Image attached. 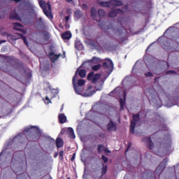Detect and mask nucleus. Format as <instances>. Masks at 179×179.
<instances>
[{
	"label": "nucleus",
	"instance_id": "1",
	"mask_svg": "<svg viewBox=\"0 0 179 179\" xmlns=\"http://www.w3.org/2000/svg\"><path fill=\"white\" fill-rule=\"evenodd\" d=\"M78 72H79V70L76 71V75L73 78V85L76 93L77 94H80L81 96H83V97H90L91 96H93L95 92L94 90H93V87L92 86H89L86 92L83 93V86H85V80H78L76 84L75 80L76 79V75H78Z\"/></svg>",
	"mask_w": 179,
	"mask_h": 179
},
{
	"label": "nucleus",
	"instance_id": "2",
	"mask_svg": "<svg viewBox=\"0 0 179 179\" xmlns=\"http://www.w3.org/2000/svg\"><path fill=\"white\" fill-rule=\"evenodd\" d=\"M39 6L43 10V13L48 17L52 19V14L51 13V5L50 3H45V1L41 0L38 1Z\"/></svg>",
	"mask_w": 179,
	"mask_h": 179
},
{
	"label": "nucleus",
	"instance_id": "3",
	"mask_svg": "<svg viewBox=\"0 0 179 179\" xmlns=\"http://www.w3.org/2000/svg\"><path fill=\"white\" fill-rule=\"evenodd\" d=\"M141 115V113L138 115H133V120H131V125H130V132L131 134H135V129L136 127H139V116Z\"/></svg>",
	"mask_w": 179,
	"mask_h": 179
},
{
	"label": "nucleus",
	"instance_id": "4",
	"mask_svg": "<svg viewBox=\"0 0 179 179\" xmlns=\"http://www.w3.org/2000/svg\"><path fill=\"white\" fill-rule=\"evenodd\" d=\"M7 38L8 40V41H10V43H13V41H16V40H19V38H22L24 44H26V45H29V44L27 43V41L25 36H23V35L20 34H15V35H7Z\"/></svg>",
	"mask_w": 179,
	"mask_h": 179
},
{
	"label": "nucleus",
	"instance_id": "5",
	"mask_svg": "<svg viewBox=\"0 0 179 179\" xmlns=\"http://www.w3.org/2000/svg\"><path fill=\"white\" fill-rule=\"evenodd\" d=\"M99 5L101 6H104L105 8L111 6H121L122 5V2L116 1V0H112L110 2H99Z\"/></svg>",
	"mask_w": 179,
	"mask_h": 179
},
{
	"label": "nucleus",
	"instance_id": "6",
	"mask_svg": "<svg viewBox=\"0 0 179 179\" xmlns=\"http://www.w3.org/2000/svg\"><path fill=\"white\" fill-rule=\"evenodd\" d=\"M103 66L105 69H108L110 72L113 71V68H114V64L113 61L110 59H106L105 62L103 64Z\"/></svg>",
	"mask_w": 179,
	"mask_h": 179
},
{
	"label": "nucleus",
	"instance_id": "7",
	"mask_svg": "<svg viewBox=\"0 0 179 179\" xmlns=\"http://www.w3.org/2000/svg\"><path fill=\"white\" fill-rule=\"evenodd\" d=\"M100 74H94V73H90L88 76V80H91L93 83H96L99 79H100Z\"/></svg>",
	"mask_w": 179,
	"mask_h": 179
},
{
	"label": "nucleus",
	"instance_id": "8",
	"mask_svg": "<svg viewBox=\"0 0 179 179\" xmlns=\"http://www.w3.org/2000/svg\"><path fill=\"white\" fill-rule=\"evenodd\" d=\"M23 26L20 23L15 22L13 23V29L14 30H18L19 31H22L23 34H26L27 31L26 29H22Z\"/></svg>",
	"mask_w": 179,
	"mask_h": 179
},
{
	"label": "nucleus",
	"instance_id": "9",
	"mask_svg": "<svg viewBox=\"0 0 179 179\" xmlns=\"http://www.w3.org/2000/svg\"><path fill=\"white\" fill-rule=\"evenodd\" d=\"M123 13L122 10L116 8L114 10L109 13V17H115L117 15H121V13Z\"/></svg>",
	"mask_w": 179,
	"mask_h": 179
},
{
	"label": "nucleus",
	"instance_id": "10",
	"mask_svg": "<svg viewBox=\"0 0 179 179\" xmlns=\"http://www.w3.org/2000/svg\"><path fill=\"white\" fill-rule=\"evenodd\" d=\"M106 128L108 131H115V129H117V126L114 124V122L110 121L108 124H107Z\"/></svg>",
	"mask_w": 179,
	"mask_h": 179
},
{
	"label": "nucleus",
	"instance_id": "11",
	"mask_svg": "<svg viewBox=\"0 0 179 179\" xmlns=\"http://www.w3.org/2000/svg\"><path fill=\"white\" fill-rule=\"evenodd\" d=\"M31 132H38V128L34 127H28L27 129H25V130L24 131V133L26 134H29V133H31Z\"/></svg>",
	"mask_w": 179,
	"mask_h": 179
},
{
	"label": "nucleus",
	"instance_id": "12",
	"mask_svg": "<svg viewBox=\"0 0 179 179\" xmlns=\"http://www.w3.org/2000/svg\"><path fill=\"white\" fill-rule=\"evenodd\" d=\"M59 57H61V55H57L54 52H51L49 55V57L50 58L52 62H55V61H57Z\"/></svg>",
	"mask_w": 179,
	"mask_h": 179
},
{
	"label": "nucleus",
	"instance_id": "13",
	"mask_svg": "<svg viewBox=\"0 0 179 179\" xmlns=\"http://www.w3.org/2000/svg\"><path fill=\"white\" fill-rule=\"evenodd\" d=\"M62 37L64 40H69L72 37V34L70 31H66L62 35Z\"/></svg>",
	"mask_w": 179,
	"mask_h": 179
},
{
	"label": "nucleus",
	"instance_id": "14",
	"mask_svg": "<svg viewBox=\"0 0 179 179\" xmlns=\"http://www.w3.org/2000/svg\"><path fill=\"white\" fill-rule=\"evenodd\" d=\"M59 121L60 124H65L66 122V116L64 114L59 115Z\"/></svg>",
	"mask_w": 179,
	"mask_h": 179
},
{
	"label": "nucleus",
	"instance_id": "15",
	"mask_svg": "<svg viewBox=\"0 0 179 179\" xmlns=\"http://www.w3.org/2000/svg\"><path fill=\"white\" fill-rule=\"evenodd\" d=\"M127 96V94L124 92V99H120V108L121 110H124V107L125 106V97Z\"/></svg>",
	"mask_w": 179,
	"mask_h": 179
},
{
	"label": "nucleus",
	"instance_id": "16",
	"mask_svg": "<svg viewBox=\"0 0 179 179\" xmlns=\"http://www.w3.org/2000/svg\"><path fill=\"white\" fill-rule=\"evenodd\" d=\"M68 132H69L70 138L71 139H75L76 136H75V133L73 132V129L69 127Z\"/></svg>",
	"mask_w": 179,
	"mask_h": 179
},
{
	"label": "nucleus",
	"instance_id": "17",
	"mask_svg": "<svg viewBox=\"0 0 179 179\" xmlns=\"http://www.w3.org/2000/svg\"><path fill=\"white\" fill-rule=\"evenodd\" d=\"M56 144L57 148H62L64 146V141L59 138L56 140Z\"/></svg>",
	"mask_w": 179,
	"mask_h": 179
},
{
	"label": "nucleus",
	"instance_id": "18",
	"mask_svg": "<svg viewBox=\"0 0 179 179\" xmlns=\"http://www.w3.org/2000/svg\"><path fill=\"white\" fill-rule=\"evenodd\" d=\"M164 164L162 163L156 169V173H162L164 170Z\"/></svg>",
	"mask_w": 179,
	"mask_h": 179
},
{
	"label": "nucleus",
	"instance_id": "19",
	"mask_svg": "<svg viewBox=\"0 0 179 179\" xmlns=\"http://www.w3.org/2000/svg\"><path fill=\"white\" fill-rule=\"evenodd\" d=\"M49 90H50L51 93L53 94V96H52L51 99H53V97H55V96H57V94H58V90H57L55 89H52V88H51V87H49Z\"/></svg>",
	"mask_w": 179,
	"mask_h": 179
},
{
	"label": "nucleus",
	"instance_id": "20",
	"mask_svg": "<svg viewBox=\"0 0 179 179\" xmlns=\"http://www.w3.org/2000/svg\"><path fill=\"white\" fill-rule=\"evenodd\" d=\"M74 17L75 19H80V17H82V13L80 12V10H76Z\"/></svg>",
	"mask_w": 179,
	"mask_h": 179
},
{
	"label": "nucleus",
	"instance_id": "21",
	"mask_svg": "<svg viewBox=\"0 0 179 179\" xmlns=\"http://www.w3.org/2000/svg\"><path fill=\"white\" fill-rule=\"evenodd\" d=\"M148 145L149 146L150 149H153L155 148L153 143L150 140V138H148Z\"/></svg>",
	"mask_w": 179,
	"mask_h": 179
},
{
	"label": "nucleus",
	"instance_id": "22",
	"mask_svg": "<svg viewBox=\"0 0 179 179\" xmlns=\"http://www.w3.org/2000/svg\"><path fill=\"white\" fill-rule=\"evenodd\" d=\"M43 38L45 40H50V34L48 32H47V31L43 32Z\"/></svg>",
	"mask_w": 179,
	"mask_h": 179
},
{
	"label": "nucleus",
	"instance_id": "23",
	"mask_svg": "<svg viewBox=\"0 0 179 179\" xmlns=\"http://www.w3.org/2000/svg\"><path fill=\"white\" fill-rule=\"evenodd\" d=\"M76 48H77V50H83V45L80 42H77L76 43Z\"/></svg>",
	"mask_w": 179,
	"mask_h": 179
},
{
	"label": "nucleus",
	"instance_id": "24",
	"mask_svg": "<svg viewBox=\"0 0 179 179\" xmlns=\"http://www.w3.org/2000/svg\"><path fill=\"white\" fill-rule=\"evenodd\" d=\"M103 150H104V152H110L108 150H106V148H104V146L103 145H99L98 147V152H103Z\"/></svg>",
	"mask_w": 179,
	"mask_h": 179
},
{
	"label": "nucleus",
	"instance_id": "25",
	"mask_svg": "<svg viewBox=\"0 0 179 179\" xmlns=\"http://www.w3.org/2000/svg\"><path fill=\"white\" fill-rule=\"evenodd\" d=\"M97 13V11L96 10V8H92L91 9V15L92 17H96V14Z\"/></svg>",
	"mask_w": 179,
	"mask_h": 179
},
{
	"label": "nucleus",
	"instance_id": "26",
	"mask_svg": "<svg viewBox=\"0 0 179 179\" xmlns=\"http://www.w3.org/2000/svg\"><path fill=\"white\" fill-rule=\"evenodd\" d=\"M101 68V64H98V65H95V66H92V69L93 71H99V69H100Z\"/></svg>",
	"mask_w": 179,
	"mask_h": 179
},
{
	"label": "nucleus",
	"instance_id": "27",
	"mask_svg": "<svg viewBox=\"0 0 179 179\" xmlns=\"http://www.w3.org/2000/svg\"><path fill=\"white\" fill-rule=\"evenodd\" d=\"M98 13L100 19H101L104 16V15H106V13L103 10H99Z\"/></svg>",
	"mask_w": 179,
	"mask_h": 179
},
{
	"label": "nucleus",
	"instance_id": "28",
	"mask_svg": "<svg viewBox=\"0 0 179 179\" xmlns=\"http://www.w3.org/2000/svg\"><path fill=\"white\" fill-rule=\"evenodd\" d=\"M79 75H80V78H85V76H86V71L80 70L79 71Z\"/></svg>",
	"mask_w": 179,
	"mask_h": 179
},
{
	"label": "nucleus",
	"instance_id": "29",
	"mask_svg": "<svg viewBox=\"0 0 179 179\" xmlns=\"http://www.w3.org/2000/svg\"><path fill=\"white\" fill-rule=\"evenodd\" d=\"M45 104H50L51 103V100L48 96H45V99H44Z\"/></svg>",
	"mask_w": 179,
	"mask_h": 179
},
{
	"label": "nucleus",
	"instance_id": "30",
	"mask_svg": "<svg viewBox=\"0 0 179 179\" xmlns=\"http://www.w3.org/2000/svg\"><path fill=\"white\" fill-rule=\"evenodd\" d=\"M92 62L96 64V62H100V59L97 57H94L92 60Z\"/></svg>",
	"mask_w": 179,
	"mask_h": 179
},
{
	"label": "nucleus",
	"instance_id": "31",
	"mask_svg": "<svg viewBox=\"0 0 179 179\" xmlns=\"http://www.w3.org/2000/svg\"><path fill=\"white\" fill-rule=\"evenodd\" d=\"M102 160L104 162V163H107V162H108V159L104 155L102 156Z\"/></svg>",
	"mask_w": 179,
	"mask_h": 179
},
{
	"label": "nucleus",
	"instance_id": "32",
	"mask_svg": "<svg viewBox=\"0 0 179 179\" xmlns=\"http://www.w3.org/2000/svg\"><path fill=\"white\" fill-rule=\"evenodd\" d=\"M107 171V166H103L102 169V174H106Z\"/></svg>",
	"mask_w": 179,
	"mask_h": 179
},
{
	"label": "nucleus",
	"instance_id": "33",
	"mask_svg": "<svg viewBox=\"0 0 179 179\" xmlns=\"http://www.w3.org/2000/svg\"><path fill=\"white\" fill-rule=\"evenodd\" d=\"M81 8H82V9L86 10V9H87V5L83 3V4H82Z\"/></svg>",
	"mask_w": 179,
	"mask_h": 179
},
{
	"label": "nucleus",
	"instance_id": "34",
	"mask_svg": "<svg viewBox=\"0 0 179 179\" xmlns=\"http://www.w3.org/2000/svg\"><path fill=\"white\" fill-rule=\"evenodd\" d=\"M145 75L146 77H148V76H153V74H152V73H150V72L146 73Z\"/></svg>",
	"mask_w": 179,
	"mask_h": 179
},
{
	"label": "nucleus",
	"instance_id": "35",
	"mask_svg": "<svg viewBox=\"0 0 179 179\" xmlns=\"http://www.w3.org/2000/svg\"><path fill=\"white\" fill-rule=\"evenodd\" d=\"M59 157L62 159L64 157V151H60L59 152Z\"/></svg>",
	"mask_w": 179,
	"mask_h": 179
},
{
	"label": "nucleus",
	"instance_id": "36",
	"mask_svg": "<svg viewBox=\"0 0 179 179\" xmlns=\"http://www.w3.org/2000/svg\"><path fill=\"white\" fill-rule=\"evenodd\" d=\"M65 19H66V22H68V21L69 20V19H71V16H67V17H65Z\"/></svg>",
	"mask_w": 179,
	"mask_h": 179
},
{
	"label": "nucleus",
	"instance_id": "37",
	"mask_svg": "<svg viewBox=\"0 0 179 179\" xmlns=\"http://www.w3.org/2000/svg\"><path fill=\"white\" fill-rule=\"evenodd\" d=\"M10 18L11 19H16V20H17V19H19V18H17V17H16V16L13 17L12 15H10Z\"/></svg>",
	"mask_w": 179,
	"mask_h": 179
},
{
	"label": "nucleus",
	"instance_id": "38",
	"mask_svg": "<svg viewBox=\"0 0 179 179\" xmlns=\"http://www.w3.org/2000/svg\"><path fill=\"white\" fill-rule=\"evenodd\" d=\"M110 29H113V25L110 24V25H109L108 27L107 28L108 30Z\"/></svg>",
	"mask_w": 179,
	"mask_h": 179
},
{
	"label": "nucleus",
	"instance_id": "39",
	"mask_svg": "<svg viewBox=\"0 0 179 179\" xmlns=\"http://www.w3.org/2000/svg\"><path fill=\"white\" fill-rule=\"evenodd\" d=\"M5 50H6V48H3L1 49V52H5Z\"/></svg>",
	"mask_w": 179,
	"mask_h": 179
},
{
	"label": "nucleus",
	"instance_id": "40",
	"mask_svg": "<svg viewBox=\"0 0 179 179\" xmlns=\"http://www.w3.org/2000/svg\"><path fill=\"white\" fill-rule=\"evenodd\" d=\"M75 155H76V154H73V156L72 158H71V161H72V162H73V160L75 159Z\"/></svg>",
	"mask_w": 179,
	"mask_h": 179
},
{
	"label": "nucleus",
	"instance_id": "41",
	"mask_svg": "<svg viewBox=\"0 0 179 179\" xmlns=\"http://www.w3.org/2000/svg\"><path fill=\"white\" fill-rule=\"evenodd\" d=\"M86 64H87V62H84V63L82 64V66H84V65H86Z\"/></svg>",
	"mask_w": 179,
	"mask_h": 179
},
{
	"label": "nucleus",
	"instance_id": "42",
	"mask_svg": "<svg viewBox=\"0 0 179 179\" xmlns=\"http://www.w3.org/2000/svg\"><path fill=\"white\" fill-rule=\"evenodd\" d=\"M15 2H20V0H13Z\"/></svg>",
	"mask_w": 179,
	"mask_h": 179
},
{
	"label": "nucleus",
	"instance_id": "43",
	"mask_svg": "<svg viewBox=\"0 0 179 179\" xmlns=\"http://www.w3.org/2000/svg\"><path fill=\"white\" fill-rule=\"evenodd\" d=\"M66 2H72V0H66Z\"/></svg>",
	"mask_w": 179,
	"mask_h": 179
},
{
	"label": "nucleus",
	"instance_id": "44",
	"mask_svg": "<svg viewBox=\"0 0 179 179\" xmlns=\"http://www.w3.org/2000/svg\"><path fill=\"white\" fill-rule=\"evenodd\" d=\"M1 43H5V41H1L0 42V44H1Z\"/></svg>",
	"mask_w": 179,
	"mask_h": 179
},
{
	"label": "nucleus",
	"instance_id": "45",
	"mask_svg": "<svg viewBox=\"0 0 179 179\" xmlns=\"http://www.w3.org/2000/svg\"><path fill=\"white\" fill-rule=\"evenodd\" d=\"M6 59H9V57H6Z\"/></svg>",
	"mask_w": 179,
	"mask_h": 179
},
{
	"label": "nucleus",
	"instance_id": "46",
	"mask_svg": "<svg viewBox=\"0 0 179 179\" xmlns=\"http://www.w3.org/2000/svg\"><path fill=\"white\" fill-rule=\"evenodd\" d=\"M169 72L173 73V72H174V71H169Z\"/></svg>",
	"mask_w": 179,
	"mask_h": 179
},
{
	"label": "nucleus",
	"instance_id": "47",
	"mask_svg": "<svg viewBox=\"0 0 179 179\" xmlns=\"http://www.w3.org/2000/svg\"><path fill=\"white\" fill-rule=\"evenodd\" d=\"M103 27V29H106V27Z\"/></svg>",
	"mask_w": 179,
	"mask_h": 179
},
{
	"label": "nucleus",
	"instance_id": "48",
	"mask_svg": "<svg viewBox=\"0 0 179 179\" xmlns=\"http://www.w3.org/2000/svg\"><path fill=\"white\" fill-rule=\"evenodd\" d=\"M98 90H101V89H98Z\"/></svg>",
	"mask_w": 179,
	"mask_h": 179
},
{
	"label": "nucleus",
	"instance_id": "49",
	"mask_svg": "<svg viewBox=\"0 0 179 179\" xmlns=\"http://www.w3.org/2000/svg\"><path fill=\"white\" fill-rule=\"evenodd\" d=\"M133 69H135V67H134Z\"/></svg>",
	"mask_w": 179,
	"mask_h": 179
},
{
	"label": "nucleus",
	"instance_id": "50",
	"mask_svg": "<svg viewBox=\"0 0 179 179\" xmlns=\"http://www.w3.org/2000/svg\"><path fill=\"white\" fill-rule=\"evenodd\" d=\"M67 179H71L70 178H68Z\"/></svg>",
	"mask_w": 179,
	"mask_h": 179
}]
</instances>
